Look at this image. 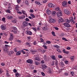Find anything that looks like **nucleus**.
<instances>
[{
    "label": "nucleus",
    "instance_id": "1",
    "mask_svg": "<svg viewBox=\"0 0 77 77\" xmlns=\"http://www.w3.org/2000/svg\"><path fill=\"white\" fill-rule=\"evenodd\" d=\"M64 12L66 14V15H70L71 14V12L69 11L67 9H65L64 10Z\"/></svg>",
    "mask_w": 77,
    "mask_h": 77
},
{
    "label": "nucleus",
    "instance_id": "2",
    "mask_svg": "<svg viewBox=\"0 0 77 77\" xmlns=\"http://www.w3.org/2000/svg\"><path fill=\"white\" fill-rule=\"evenodd\" d=\"M23 25L24 27H26L28 26V22L26 21H24L23 23Z\"/></svg>",
    "mask_w": 77,
    "mask_h": 77
},
{
    "label": "nucleus",
    "instance_id": "3",
    "mask_svg": "<svg viewBox=\"0 0 77 77\" xmlns=\"http://www.w3.org/2000/svg\"><path fill=\"white\" fill-rule=\"evenodd\" d=\"M57 16L58 17H59L62 16V10H60V11L57 12Z\"/></svg>",
    "mask_w": 77,
    "mask_h": 77
},
{
    "label": "nucleus",
    "instance_id": "4",
    "mask_svg": "<svg viewBox=\"0 0 77 77\" xmlns=\"http://www.w3.org/2000/svg\"><path fill=\"white\" fill-rule=\"evenodd\" d=\"M12 32H14V33L15 34L17 33V28L15 27H14L12 29Z\"/></svg>",
    "mask_w": 77,
    "mask_h": 77
},
{
    "label": "nucleus",
    "instance_id": "5",
    "mask_svg": "<svg viewBox=\"0 0 77 77\" xmlns=\"http://www.w3.org/2000/svg\"><path fill=\"white\" fill-rule=\"evenodd\" d=\"M48 6L49 8H55L54 5L51 3H49L48 4Z\"/></svg>",
    "mask_w": 77,
    "mask_h": 77
},
{
    "label": "nucleus",
    "instance_id": "6",
    "mask_svg": "<svg viewBox=\"0 0 77 77\" xmlns=\"http://www.w3.org/2000/svg\"><path fill=\"white\" fill-rule=\"evenodd\" d=\"M26 33L28 35H32V32L28 30L26 31Z\"/></svg>",
    "mask_w": 77,
    "mask_h": 77
},
{
    "label": "nucleus",
    "instance_id": "7",
    "mask_svg": "<svg viewBox=\"0 0 77 77\" xmlns=\"http://www.w3.org/2000/svg\"><path fill=\"white\" fill-rule=\"evenodd\" d=\"M30 52H31L32 54H35V53H36V52H37V50H32L31 49L30 50Z\"/></svg>",
    "mask_w": 77,
    "mask_h": 77
},
{
    "label": "nucleus",
    "instance_id": "8",
    "mask_svg": "<svg viewBox=\"0 0 77 77\" xmlns=\"http://www.w3.org/2000/svg\"><path fill=\"white\" fill-rule=\"evenodd\" d=\"M14 39V35L13 34H10V38H9V40L10 41H12V40H13Z\"/></svg>",
    "mask_w": 77,
    "mask_h": 77
},
{
    "label": "nucleus",
    "instance_id": "9",
    "mask_svg": "<svg viewBox=\"0 0 77 77\" xmlns=\"http://www.w3.org/2000/svg\"><path fill=\"white\" fill-rule=\"evenodd\" d=\"M49 22H50V23H56V20L54 19L51 18L49 20Z\"/></svg>",
    "mask_w": 77,
    "mask_h": 77
},
{
    "label": "nucleus",
    "instance_id": "10",
    "mask_svg": "<svg viewBox=\"0 0 77 77\" xmlns=\"http://www.w3.org/2000/svg\"><path fill=\"white\" fill-rule=\"evenodd\" d=\"M26 62L27 63H30V64L33 63V60L30 59L27 60H26Z\"/></svg>",
    "mask_w": 77,
    "mask_h": 77
},
{
    "label": "nucleus",
    "instance_id": "11",
    "mask_svg": "<svg viewBox=\"0 0 77 77\" xmlns=\"http://www.w3.org/2000/svg\"><path fill=\"white\" fill-rule=\"evenodd\" d=\"M67 4V2L66 1H63L62 2V5L63 6H65Z\"/></svg>",
    "mask_w": 77,
    "mask_h": 77
},
{
    "label": "nucleus",
    "instance_id": "12",
    "mask_svg": "<svg viewBox=\"0 0 77 77\" xmlns=\"http://www.w3.org/2000/svg\"><path fill=\"white\" fill-rule=\"evenodd\" d=\"M63 24L64 26H66V27H71V26H70L68 23H64Z\"/></svg>",
    "mask_w": 77,
    "mask_h": 77
},
{
    "label": "nucleus",
    "instance_id": "13",
    "mask_svg": "<svg viewBox=\"0 0 77 77\" xmlns=\"http://www.w3.org/2000/svg\"><path fill=\"white\" fill-rule=\"evenodd\" d=\"M6 17L7 18V19H8V20H12L13 18V17L12 16H6Z\"/></svg>",
    "mask_w": 77,
    "mask_h": 77
},
{
    "label": "nucleus",
    "instance_id": "14",
    "mask_svg": "<svg viewBox=\"0 0 77 77\" xmlns=\"http://www.w3.org/2000/svg\"><path fill=\"white\" fill-rule=\"evenodd\" d=\"M1 29L2 30H5V29H6V27L4 25H2L1 26Z\"/></svg>",
    "mask_w": 77,
    "mask_h": 77
},
{
    "label": "nucleus",
    "instance_id": "15",
    "mask_svg": "<svg viewBox=\"0 0 77 77\" xmlns=\"http://www.w3.org/2000/svg\"><path fill=\"white\" fill-rule=\"evenodd\" d=\"M55 11H57V12H60V11L61 10L58 7L55 8Z\"/></svg>",
    "mask_w": 77,
    "mask_h": 77
},
{
    "label": "nucleus",
    "instance_id": "16",
    "mask_svg": "<svg viewBox=\"0 0 77 77\" xmlns=\"http://www.w3.org/2000/svg\"><path fill=\"white\" fill-rule=\"evenodd\" d=\"M63 19L61 17L60 19H59L58 20L59 23H62L63 21Z\"/></svg>",
    "mask_w": 77,
    "mask_h": 77
},
{
    "label": "nucleus",
    "instance_id": "17",
    "mask_svg": "<svg viewBox=\"0 0 77 77\" xmlns=\"http://www.w3.org/2000/svg\"><path fill=\"white\" fill-rule=\"evenodd\" d=\"M25 17H26L25 16H19V19H20V20L22 19V20H23V19H24V18H25Z\"/></svg>",
    "mask_w": 77,
    "mask_h": 77
},
{
    "label": "nucleus",
    "instance_id": "18",
    "mask_svg": "<svg viewBox=\"0 0 77 77\" xmlns=\"http://www.w3.org/2000/svg\"><path fill=\"white\" fill-rule=\"evenodd\" d=\"M43 30H47L48 29V28L47 26H45L43 27Z\"/></svg>",
    "mask_w": 77,
    "mask_h": 77
},
{
    "label": "nucleus",
    "instance_id": "19",
    "mask_svg": "<svg viewBox=\"0 0 77 77\" xmlns=\"http://www.w3.org/2000/svg\"><path fill=\"white\" fill-rule=\"evenodd\" d=\"M42 66L43 68H45V69H47V68L48 67L47 66L44 64H42Z\"/></svg>",
    "mask_w": 77,
    "mask_h": 77
},
{
    "label": "nucleus",
    "instance_id": "20",
    "mask_svg": "<svg viewBox=\"0 0 77 77\" xmlns=\"http://www.w3.org/2000/svg\"><path fill=\"white\" fill-rule=\"evenodd\" d=\"M46 12L48 15H50V14H51V11L50 10H48L46 11Z\"/></svg>",
    "mask_w": 77,
    "mask_h": 77
},
{
    "label": "nucleus",
    "instance_id": "21",
    "mask_svg": "<svg viewBox=\"0 0 77 77\" xmlns=\"http://www.w3.org/2000/svg\"><path fill=\"white\" fill-rule=\"evenodd\" d=\"M21 53V51H18L16 53V54L17 56H18V55H20Z\"/></svg>",
    "mask_w": 77,
    "mask_h": 77
},
{
    "label": "nucleus",
    "instance_id": "22",
    "mask_svg": "<svg viewBox=\"0 0 77 77\" xmlns=\"http://www.w3.org/2000/svg\"><path fill=\"white\" fill-rule=\"evenodd\" d=\"M65 21L67 23H70V20H68V19H66L65 20Z\"/></svg>",
    "mask_w": 77,
    "mask_h": 77
},
{
    "label": "nucleus",
    "instance_id": "23",
    "mask_svg": "<svg viewBox=\"0 0 77 77\" xmlns=\"http://www.w3.org/2000/svg\"><path fill=\"white\" fill-rule=\"evenodd\" d=\"M35 60H40V58L38 56L35 58Z\"/></svg>",
    "mask_w": 77,
    "mask_h": 77
},
{
    "label": "nucleus",
    "instance_id": "24",
    "mask_svg": "<svg viewBox=\"0 0 77 77\" xmlns=\"http://www.w3.org/2000/svg\"><path fill=\"white\" fill-rule=\"evenodd\" d=\"M12 22L13 23H16L17 22V20L15 19L13 20H12Z\"/></svg>",
    "mask_w": 77,
    "mask_h": 77
},
{
    "label": "nucleus",
    "instance_id": "25",
    "mask_svg": "<svg viewBox=\"0 0 77 77\" xmlns=\"http://www.w3.org/2000/svg\"><path fill=\"white\" fill-rule=\"evenodd\" d=\"M22 14H24V15H26V17H27V14L25 13L26 12V11H24V10H22Z\"/></svg>",
    "mask_w": 77,
    "mask_h": 77
},
{
    "label": "nucleus",
    "instance_id": "26",
    "mask_svg": "<svg viewBox=\"0 0 77 77\" xmlns=\"http://www.w3.org/2000/svg\"><path fill=\"white\" fill-rule=\"evenodd\" d=\"M70 21H71V23H73V17H70L69 19Z\"/></svg>",
    "mask_w": 77,
    "mask_h": 77
},
{
    "label": "nucleus",
    "instance_id": "27",
    "mask_svg": "<svg viewBox=\"0 0 77 77\" xmlns=\"http://www.w3.org/2000/svg\"><path fill=\"white\" fill-rule=\"evenodd\" d=\"M52 58L53 60H56V57L55 55H53L52 56Z\"/></svg>",
    "mask_w": 77,
    "mask_h": 77
},
{
    "label": "nucleus",
    "instance_id": "28",
    "mask_svg": "<svg viewBox=\"0 0 77 77\" xmlns=\"http://www.w3.org/2000/svg\"><path fill=\"white\" fill-rule=\"evenodd\" d=\"M46 51V50L44 49H43V50H41V52L42 53H45V52Z\"/></svg>",
    "mask_w": 77,
    "mask_h": 77
},
{
    "label": "nucleus",
    "instance_id": "29",
    "mask_svg": "<svg viewBox=\"0 0 77 77\" xmlns=\"http://www.w3.org/2000/svg\"><path fill=\"white\" fill-rule=\"evenodd\" d=\"M32 29L34 31V32H36V30H37V29H36V28H35V27H32Z\"/></svg>",
    "mask_w": 77,
    "mask_h": 77
},
{
    "label": "nucleus",
    "instance_id": "30",
    "mask_svg": "<svg viewBox=\"0 0 77 77\" xmlns=\"http://www.w3.org/2000/svg\"><path fill=\"white\" fill-rule=\"evenodd\" d=\"M30 15L31 16V17H32V18H35V15H34V14H31Z\"/></svg>",
    "mask_w": 77,
    "mask_h": 77
},
{
    "label": "nucleus",
    "instance_id": "31",
    "mask_svg": "<svg viewBox=\"0 0 77 77\" xmlns=\"http://www.w3.org/2000/svg\"><path fill=\"white\" fill-rule=\"evenodd\" d=\"M55 66H57V65H58V62H57V60H56V61L55 62Z\"/></svg>",
    "mask_w": 77,
    "mask_h": 77
},
{
    "label": "nucleus",
    "instance_id": "32",
    "mask_svg": "<svg viewBox=\"0 0 77 77\" xmlns=\"http://www.w3.org/2000/svg\"><path fill=\"white\" fill-rule=\"evenodd\" d=\"M55 14H56V11H54L51 14L53 15V17H54L55 15Z\"/></svg>",
    "mask_w": 77,
    "mask_h": 77
},
{
    "label": "nucleus",
    "instance_id": "33",
    "mask_svg": "<svg viewBox=\"0 0 77 77\" xmlns=\"http://www.w3.org/2000/svg\"><path fill=\"white\" fill-rule=\"evenodd\" d=\"M35 3L37 4V5H41V3L37 1H35Z\"/></svg>",
    "mask_w": 77,
    "mask_h": 77
},
{
    "label": "nucleus",
    "instance_id": "34",
    "mask_svg": "<svg viewBox=\"0 0 77 77\" xmlns=\"http://www.w3.org/2000/svg\"><path fill=\"white\" fill-rule=\"evenodd\" d=\"M74 56H71V60L72 61H74Z\"/></svg>",
    "mask_w": 77,
    "mask_h": 77
},
{
    "label": "nucleus",
    "instance_id": "35",
    "mask_svg": "<svg viewBox=\"0 0 77 77\" xmlns=\"http://www.w3.org/2000/svg\"><path fill=\"white\" fill-rule=\"evenodd\" d=\"M62 39L64 41H67L68 40L66 39L65 38L63 37L62 38Z\"/></svg>",
    "mask_w": 77,
    "mask_h": 77
},
{
    "label": "nucleus",
    "instance_id": "36",
    "mask_svg": "<svg viewBox=\"0 0 77 77\" xmlns=\"http://www.w3.org/2000/svg\"><path fill=\"white\" fill-rule=\"evenodd\" d=\"M53 47H56V48H59V46H58L57 45H54L53 46Z\"/></svg>",
    "mask_w": 77,
    "mask_h": 77
},
{
    "label": "nucleus",
    "instance_id": "37",
    "mask_svg": "<svg viewBox=\"0 0 77 77\" xmlns=\"http://www.w3.org/2000/svg\"><path fill=\"white\" fill-rule=\"evenodd\" d=\"M16 76H17V77H19V75H20V74L18 73H17L15 74Z\"/></svg>",
    "mask_w": 77,
    "mask_h": 77
},
{
    "label": "nucleus",
    "instance_id": "38",
    "mask_svg": "<svg viewBox=\"0 0 77 77\" xmlns=\"http://www.w3.org/2000/svg\"><path fill=\"white\" fill-rule=\"evenodd\" d=\"M7 53L9 56H11L12 55L11 54V51L8 52Z\"/></svg>",
    "mask_w": 77,
    "mask_h": 77
},
{
    "label": "nucleus",
    "instance_id": "39",
    "mask_svg": "<svg viewBox=\"0 0 77 77\" xmlns=\"http://www.w3.org/2000/svg\"><path fill=\"white\" fill-rule=\"evenodd\" d=\"M70 74L72 75V76H74V72H71Z\"/></svg>",
    "mask_w": 77,
    "mask_h": 77
},
{
    "label": "nucleus",
    "instance_id": "40",
    "mask_svg": "<svg viewBox=\"0 0 77 77\" xmlns=\"http://www.w3.org/2000/svg\"><path fill=\"white\" fill-rule=\"evenodd\" d=\"M51 33L52 35H53L54 36H56V35H55V33H54V32H51Z\"/></svg>",
    "mask_w": 77,
    "mask_h": 77
},
{
    "label": "nucleus",
    "instance_id": "41",
    "mask_svg": "<svg viewBox=\"0 0 77 77\" xmlns=\"http://www.w3.org/2000/svg\"><path fill=\"white\" fill-rule=\"evenodd\" d=\"M46 43H47V44H51V42L50 41H46Z\"/></svg>",
    "mask_w": 77,
    "mask_h": 77
},
{
    "label": "nucleus",
    "instance_id": "42",
    "mask_svg": "<svg viewBox=\"0 0 77 77\" xmlns=\"http://www.w3.org/2000/svg\"><path fill=\"white\" fill-rule=\"evenodd\" d=\"M17 2L18 4H20V2H21V0H17Z\"/></svg>",
    "mask_w": 77,
    "mask_h": 77
},
{
    "label": "nucleus",
    "instance_id": "43",
    "mask_svg": "<svg viewBox=\"0 0 77 77\" xmlns=\"http://www.w3.org/2000/svg\"><path fill=\"white\" fill-rule=\"evenodd\" d=\"M43 47L44 48L45 50H46V49H47V46H46V45H43Z\"/></svg>",
    "mask_w": 77,
    "mask_h": 77
},
{
    "label": "nucleus",
    "instance_id": "44",
    "mask_svg": "<svg viewBox=\"0 0 77 77\" xmlns=\"http://www.w3.org/2000/svg\"><path fill=\"white\" fill-rule=\"evenodd\" d=\"M35 63L36 65H38L39 63L38 62V61H35Z\"/></svg>",
    "mask_w": 77,
    "mask_h": 77
},
{
    "label": "nucleus",
    "instance_id": "45",
    "mask_svg": "<svg viewBox=\"0 0 77 77\" xmlns=\"http://www.w3.org/2000/svg\"><path fill=\"white\" fill-rule=\"evenodd\" d=\"M34 45H36L37 44V42L36 41H34L33 42Z\"/></svg>",
    "mask_w": 77,
    "mask_h": 77
},
{
    "label": "nucleus",
    "instance_id": "46",
    "mask_svg": "<svg viewBox=\"0 0 77 77\" xmlns=\"http://www.w3.org/2000/svg\"><path fill=\"white\" fill-rule=\"evenodd\" d=\"M25 20L26 21H30V20H29V19L28 18H26L25 19Z\"/></svg>",
    "mask_w": 77,
    "mask_h": 77
},
{
    "label": "nucleus",
    "instance_id": "47",
    "mask_svg": "<svg viewBox=\"0 0 77 77\" xmlns=\"http://www.w3.org/2000/svg\"><path fill=\"white\" fill-rule=\"evenodd\" d=\"M10 10H6V11L8 13H9V14H11V11H10Z\"/></svg>",
    "mask_w": 77,
    "mask_h": 77
},
{
    "label": "nucleus",
    "instance_id": "48",
    "mask_svg": "<svg viewBox=\"0 0 77 77\" xmlns=\"http://www.w3.org/2000/svg\"><path fill=\"white\" fill-rule=\"evenodd\" d=\"M12 7H8V10H10V11H11V10H12Z\"/></svg>",
    "mask_w": 77,
    "mask_h": 77
},
{
    "label": "nucleus",
    "instance_id": "49",
    "mask_svg": "<svg viewBox=\"0 0 77 77\" xmlns=\"http://www.w3.org/2000/svg\"><path fill=\"white\" fill-rule=\"evenodd\" d=\"M5 65V64L4 63H1V65H2V66H4Z\"/></svg>",
    "mask_w": 77,
    "mask_h": 77
},
{
    "label": "nucleus",
    "instance_id": "50",
    "mask_svg": "<svg viewBox=\"0 0 77 77\" xmlns=\"http://www.w3.org/2000/svg\"><path fill=\"white\" fill-rule=\"evenodd\" d=\"M40 39L41 41V42H43L44 41L43 40V39H42V38H40Z\"/></svg>",
    "mask_w": 77,
    "mask_h": 77
},
{
    "label": "nucleus",
    "instance_id": "51",
    "mask_svg": "<svg viewBox=\"0 0 77 77\" xmlns=\"http://www.w3.org/2000/svg\"><path fill=\"white\" fill-rule=\"evenodd\" d=\"M25 3L27 5H29V2H28L27 1H26Z\"/></svg>",
    "mask_w": 77,
    "mask_h": 77
},
{
    "label": "nucleus",
    "instance_id": "52",
    "mask_svg": "<svg viewBox=\"0 0 77 77\" xmlns=\"http://www.w3.org/2000/svg\"><path fill=\"white\" fill-rule=\"evenodd\" d=\"M16 42H21V40L19 39L16 40Z\"/></svg>",
    "mask_w": 77,
    "mask_h": 77
},
{
    "label": "nucleus",
    "instance_id": "53",
    "mask_svg": "<svg viewBox=\"0 0 77 77\" xmlns=\"http://www.w3.org/2000/svg\"><path fill=\"white\" fill-rule=\"evenodd\" d=\"M22 53H23V54H25L26 53V52H25L24 51H23V50H22Z\"/></svg>",
    "mask_w": 77,
    "mask_h": 77
},
{
    "label": "nucleus",
    "instance_id": "54",
    "mask_svg": "<svg viewBox=\"0 0 77 77\" xmlns=\"http://www.w3.org/2000/svg\"><path fill=\"white\" fill-rule=\"evenodd\" d=\"M58 57H59L60 59H61V58H62V56L61 55H59L58 56Z\"/></svg>",
    "mask_w": 77,
    "mask_h": 77
},
{
    "label": "nucleus",
    "instance_id": "55",
    "mask_svg": "<svg viewBox=\"0 0 77 77\" xmlns=\"http://www.w3.org/2000/svg\"><path fill=\"white\" fill-rule=\"evenodd\" d=\"M7 48H4L3 50H4V51H7L8 50V49H7Z\"/></svg>",
    "mask_w": 77,
    "mask_h": 77
},
{
    "label": "nucleus",
    "instance_id": "56",
    "mask_svg": "<svg viewBox=\"0 0 77 77\" xmlns=\"http://www.w3.org/2000/svg\"><path fill=\"white\" fill-rule=\"evenodd\" d=\"M54 29L56 30H58L59 28L57 27H54Z\"/></svg>",
    "mask_w": 77,
    "mask_h": 77
},
{
    "label": "nucleus",
    "instance_id": "57",
    "mask_svg": "<svg viewBox=\"0 0 77 77\" xmlns=\"http://www.w3.org/2000/svg\"><path fill=\"white\" fill-rule=\"evenodd\" d=\"M60 63L61 65H64V63L63 62H61Z\"/></svg>",
    "mask_w": 77,
    "mask_h": 77
},
{
    "label": "nucleus",
    "instance_id": "58",
    "mask_svg": "<svg viewBox=\"0 0 77 77\" xmlns=\"http://www.w3.org/2000/svg\"><path fill=\"white\" fill-rule=\"evenodd\" d=\"M65 63L66 64H68V61L66 60L65 62Z\"/></svg>",
    "mask_w": 77,
    "mask_h": 77
},
{
    "label": "nucleus",
    "instance_id": "59",
    "mask_svg": "<svg viewBox=\"0 0 77 77\" xmlns=\"http://www.w3.org/2000/svg\"><path fill=\"white\" fill-rule=\"evenodd\" d=\"M5 48H8V47H9V45H5Z\"/></svg>",
    "mask_w": 77,
    "mask_h": 77
},
{
    "label": "nucleus",
    "instance_id": "60",
    "mask_svg": "<svg viewBox=\"0 0 77 77\" xmlns=\"http://www.w3.org/2000/svg\"><path fill=\"white\" fill-rule=\"evenodd\" d=\"M47 0H44V1H43V3H46V2H47Z\"/></svg>",
    "mask_w": 77,
    "mask_h": 77
},
{
    "label": "nucleus",
    "instance_id": "61",
    "mask_svg": "<svg viewBox=\"0 0 77 77\" xmlns=\"http://www.w3.org/2000/svg\"><path fill=\"white\" fill-rule=\"evenodd\" d=\"M42 74L43 76H45V73L44 72H42Z\"/></svg>",
    "mask_w": 77,
    "mask_h": 77
},
{
    "label": "nucleus",
    "instance_id": "62",
    "mask_svg": "<svg viewBox=\"0 0 77 77\" xmlns=\"http://www.w3.org/2000/svg\"><path fill=\"white\" fill-rule=\"evenodd\" d=\"M13 71L15 73V72H17V69H14V70H13Z\"/></svg>",
    "mask_w": 77,
    "mask_h": 77
},
{
    "label": "nucleus",
    "instance_id": "63",
    "mask_svg": "<svg viewBox=\"0 0 77 77\" xmlns=\"http://www.w3.org/2000/svg\"><path fill=\"white\" fill-rule=\"evenodd\" d=\"M30 12H32V13H33V10L32 9H30Z\"/></svg>",
    "mask_w": 77,
    "mask_h": 77
},
{
    "label": "nucleus",
    "instance_id": "64",
    "mask_svg": "<svg viewBox=\"0 0 77 77\" xmlns=\"http://www.w3.org/2000/svg\"><path fill=\"white\" fill-rule=\"evenodd\" d=\"M64 75H68V73L67 72H65L64 73Z\"/></svg>",
    "mask_w": 77,
    "mask_h": 77
}]
</instances>
